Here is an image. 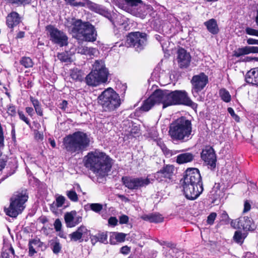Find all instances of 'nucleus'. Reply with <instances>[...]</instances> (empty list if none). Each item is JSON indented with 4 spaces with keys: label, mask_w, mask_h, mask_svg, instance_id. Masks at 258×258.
Here are the masks:
<instances>
[{
    "label": "nucleus",
    "mask_w": 258,
    "mask_h": 258,
    "mask_svg": "<svg viewBox=\"0 0 258 258\" xmlns=\"http://www.w3.org/2000/svg\"><path fill=\"white\" fill-rule=\"evenodd\" d=\"M84 160L85 167L96 176H105L112 166L111 159L105 153L97 151L88 153Z\"/></svg>",
    "instance_id": "nucleus-1"
},
{
    "label": "nucleus",
    "mask_w": 258,
    "mask_h": 258,
    "mask_svg": "<svg viewBox=\"0 0 258 258\" xmlns=\"http://www.w3.org/2000/svg\"><path fill=\"white\" fill-rule=\"evenodd\" d=\"M66 25L73 37L79 41L93 42L96 40L97 32L89 22L72 18L67 19Z\"/></svg>",
    "instance_id": "nucleus-2"
},
{
    "label": "nucleus",
    "mask_w": 258,
    "mask_h": 258,
    "mask_svg": "<svg viewBox=\"0 0 258 258\" xmlns=\"http://www.w3.org/2000/svg\"><path fill=\"white\" fill-rule=\"evenodd\" d=\"M159 104L163 105V108L177 104L191 106L192 101L188 97L185 91L175 90L170 91L167 90L158 89L154 92Z\"/></svg>",
    "instance_id": "nucleus-3"
},
{
    "label": "nucleus",
    "mask_w": 258,
    "mask_h": 258,
    "mask_svg": "<svg viewBox=\"0 0 258 258\" xmlns=\"http://www.w3.org/2000/svg\"><path fill=\"white\" fill-rule=\"evenodd\" d=\"M90 137L83 132H76L63 138L64 149L72 153L85 151L90 144Z\"/></svg>",
    "instance_id": "nucleus-4"
},
{
    "label": "nucleus",
    "mask_w": 258,
    "mask_h": 258,
    "mask_svg": "<svg viewBox=\"0 0 258 258\" xmlns=\"http://www.w3.org/2000/svg\"><path fill=\"white\" fill-rule=\"evenodd\" d=\"M191 133V122L183 117L177 119L169 126V135L174 141H186Z\"/></svg>",
    "instance_id": "nucleus-5"
},
{
    "label": "nucleus",
    "mask_w": 258,
    "mask_h": 258,
    "mask_svg": "<svg viewBox=\"0 0 258 258\" xmlns=\"http://www.w3.org/2000/svg\"><path fill=\"white\" fill-rule=\"evenodd\" d=\"M98 104L105 112H112L119 107L121 100L119 95L111 88L104 90L97 98Z\"/></svg>",
    "instance_id": "nucleus-6"
},
{
    "label": "nucleus",
    "mask_w": 258,
    "mask_h": 258,
    "mask_svg": "<svg viewBox=\"0 0 258 258\" xmlns=\"http://www.w3.org/2000/svg\"><path fill=\"white\" fill-rule=\"evenodd\" d=\"M108 71L104 62L96 60L92 66L91 72L86 77L85 82L87 85L95 87L105 83L107 80Z\"/></svg>",
    "instance_id": "nucleus-7"
},
{
    "label": "nucleus",
    "mask_w": 258,
    "mask_h": 258,
    "mask_svg": "<svg viewBox=\"0 0 258 258\" xmlns=\"http://www.w3.org/2000/svg\"><path fill=\"white\" fill-rule=\"evenodd\" d=\"M28 199V195L26 189L15 192L11 198L9 207L5 209L6 214L10 217H16L24 209Z\"/></svg>",
    "instance_id": "nucleus-8"
},
{
    "label": "nucleus",
    "mask_w": 258,
    "mask_h": 258,
    "mask_svg": "<svg viewBox=\"0 0 258 258\" xmlns=\"http://www.w3.org/2000/svg\"><path fill=\"white\" fill-rule=\"evenodd\" d=\"M46 30L50 37V40L60 46H63L68 44V37L62 31L58 30L52 25L46 27Z\"/></svg>",
    "instance_id": "nucleus-9"
},
{
    "label": "nucleus",
    "mask_w": 258,
    "mask_h": 258,
    "mask_svg": "<svg viewBox=\"0 0 258 258\" xmlns=\"http://www.w3.org/2000/svg\"><path fill=\"white\" fill-rule=\"evenodd\" d=\"M151 179L149 176L146 178L132 177H123L122 181L125 187L130 189H137L139 188L146 186L151 183Z\"/></svg>",
    "instance_id": "nucleus-10"
},
{
    "label": "nucleus",
    "mask_w": 258,
    "mask_h": 258,
    "mask_svg": "<svg viewBox=\"0 0 258 258\" xmlns=\"http://www.w3.org/2000/svg\"><path fill=\"white\" fill-rule=\"evenodd\" d=\"M146 34L144 33L139 32L131 33L127 36L126 45L127 46L135 47L138 51L140 50L146 41Z\"/></svg>",
    "instance_id": "nucleus-11"
},
{
    "label": "nucleus",
    "mask_w": 258,
    "mask_h": 258,
    "mask_svg": "<svg viewBox=\"0 0 258 258\" xmlns=\"http://www.w3.org/2000/svg\"><path fill=\"white\" fill-rule=\"evenodd\" d=\"M230 225L234 229H242L246 231H253L256 227L253 220L247 216L231 220Z\"/></svg>",
    "instance_id": "nucleus-12"
},
{
    "label": "nucleus",
    "mask_w": 258,
    "mask_h": 258,
    "mask_svg": "<svg viewBox=\"0 0 258 258\" xmlns=\"http://www.w3.org/2000/svg\"><path fill=\"white\" fill-rule=\"evenodd\" d=\"M182 185L203 184L201 176L197 168H188L185 172L184 177L181 180Z\"/></svg>",
    "instance_id": "nucleus-13"
},
{
    "label": "nucleus",
    "mask_w": 258,
    "mask_h": 258,
    "mask_svg": "<svg viewBox=\"0 0 258 258\" xmlns=\"http://www.w3.org/2000/svg\"><path fill=\"white\" fill-rule=\"evenodd\" d=\"M190 83L192 85V93L194 96H197L208 83V78L204 73L192 77Z\"/></svg>",
    "instance_id": "nucleus-14"
},
{
    "label": "nucleus",
    "mask_w": 258,
    "mask_h": 258,
    "mask_svg": "<svg viewBox=\"0 0 258 258\" xmlns=\"http://www.w3.org/2000/svg\"><path fill=\"white\" fill-rule=\"evenodd\" d=\"M174 170L173 165H166L157 171L154 177L159 182H169L172 178Z\"/></svg>",
    "instance_id": "nucleus-15"
},
{
    "label": "nucleus",
    "mask_w": 258,
    "mask_h": 258,
    "mask_svg": "<svg viewBox=\"0 0 258 258\" xmlns=\"http://www.w3.org/2000/svg\"><path fill=\"white\" fill-rule=\"evenodd\" d=\"M182 185L185 197L190 200L197 199L203 191V184Z\"/></svg>",
    "instance_id": "nucleus-16"
},
{
    "label": "nucleus",
    "mask_w": 258,
    "mask_h": 258,
    "mask_svg": "<svg viewBox=\"0 0 258 258\" xmlns=\"http://www.w3.org/2000/svg\"><path fill=\"white\" fill-rule=\"evenodd\" d=\"M124 1L131 7L130 8L127 9V10L131 14L142 19L145 18V15L142 9L143 6L142 0H124Z\"/></svg>",
    "instance_id": "nucleus-17"
},
{
    "label": "nucleus",
    "mask_w": 258,
    "mask_h": 258,
    "mask_svg": "<svg viewBox=\"0 0 258 258\" xmlns=\"http://www.w3.org/2000/svg\"><path fill=\"white\" fill-rule=\"evenodd\" d=\"M201 158L211 167L216 166V157L214 149L209 146L206 147L201 153Z\"/></svg>",
    "instance_id": "nucleus-18"
},
{
    "label": "nucleus",
    "mask_w": 258,
    "mask_h": 258,
    "mask_svg": "<svg viewBox=\"0 0 258 258\" xmlns=\"http://www.w3.org/2000/svg\"><path fill=\"white\" fill-rule=\"evenodd\" d=\"M64 219L67 227H74L82 222V216L78 215L76 211H72L64 214Z\"/></svg>",
    "instance_id": "nucleus-19"
},
{
    "label": "nucleus",
    "mask_w": 258,
    "mask_h": 258,
    "mask_svg": "<svg viewBox=\"0 0 258 258\" xmlns=\"http://www.w3.org/2000/svg\"><path fill=\"white\" fill-rule=\"evenodd\" d=\"M191 60L190 54L183 48H180L178 51L177 61L181 68L189 66Z\"/></svg>",
    "instance_id": "nucleus-20"
},
{
    "label": "nucleus",
    "mask_w": 258,
    "mask_h": 258,
    "mask_svg": "<svg viewBox=\"0 0 258 258\" xmlns=\"http://www.w3.org/2000/svg\"><path fill=\"white\" fill-rule=\"evenodd\" d=\"M80 7H85L95 13L103 15L105 13V9L101 6L94 3L89 0H82V2L78 3Z\"/></svg>",
    "instance_id": "nucleus-21"
},
{
    "label": "nucleus",
    "mask_w": 258,
    "mask_h": 258,
    "mask_svg": "<svg viewBox=\"0 0 258 258\" xmlns=\"http://www.w3.org/2000/svg\"><path fill=\"white\" fill-rule=\"evenodd\" d=\"M21 21L19 14L16 12H12L7 17V25L8 27L13 28L18 25Z\"/></svg>",
    "instance_id": "nucleus-22"
},
{
    "label": "nucleus",
    "mask_w": 258,
    "mask_h": 258,
    "mask_svg": "<svg viewBox=\"0 0 258 258\" xmlns=\"http://www.w3.org/2000/svg\"><path fill=\"white\" fill-rule=\"evenodd\" d=\"M245 81L252 85L258 86V68L251 69L245 76Z\"/></svg>",
    "instance_id": "nucleus-23"
},
{
    "label": "nucleus",
    "mask_w": 258,
    "mask_h": 258,
    "mask_svg": "<svg viewBox=\"0 0 258 258\" xmlns=\"http://www.w3.org/2000/svg\"><path fill=\"white\" fill-rule=\"evenodd\" d=\"M251 53H258V47L257 46H245L238 48L234 51V55L236 57L248 54Z\"/></svg>",
    "instance_id": "nucleus-24"
},
{
    "label": "nucleus",
    "mask_w": 258,
    "mask_h": 258,
    "mask_svg": "<svg viewBox=\"0 0 258 258\" xmlns=\"http://www.w3.org/2000/svg\"><path fill=\"white\" fill-rule=\"evenodd\" d=\"M156 104H159L154 92L147 99L144 101L141 108L143 111H148Z\"/></svg>",
    "instance_id": "nucleus-25"
},
{
    "label": "nucleus",
    "mask_w": 258,
    "mask_h": 258,
    "mask_svg": "<svg viewBox=\"0 0 258 258\" xmlns=\"http://www.w3.org/2000/svg\"><path fill=\"white\" fill-rule=\"evenodd\" d=\"M195 156L191 153L185 152L178 155L176 157V161L179 164H182L191 162Z\"/></svg>",
    "instance_id": "nucleus-26"
},
{
    "label": "nucleus",
    "mask_w": 258,
    "mask_h": 258,
    "mask_svg": "<svg viewBox=\"0 0 258 258\" xmlns=\"http://www.w3.org/2000/svg\"><path fill=\"white\" fill-rule=\"evenodd\" d=\"M43 245V242L40 241L38 238H35L30 240L29 242V255L32 256L34 253H36V249L38 248L42 247Z\"/></svg>",
    "instance_id": "nucleus-27"
},
{
    "label": "nucleus",
    "mask_w": 258,
    "mask_h": 258,
    "mask_svg": "<svg viewBox=\"0 0 258 258\" xmlns=\"http://www.w3.org/2000/svg\"><path fill=\"white\" fill-rule=\"evenodd\" d=\"M14 249L11 244H6L4 245L0 258H14Z\"/></svg>",
    "instance_id": "nucleus-28"
},
{
    "label": "nucleus",
    "mask_w": 258,
    "mask_h": 258,
    "mask_svg": "<svg viewBox=\"0 0 258 258\" xmlns=\"http://www.w3.org/2000/svg\"><path fill=\"white\" fill-rule=\"evenodd\" d=\"M204 25L206 26L208 30L213 34H217L219 32V28L217 21L214 19H211L205 22Z\"/></svg>",
    "instance_id": "nucleus-29"
},
{
    "label": "nucleus",
    "mask_w": 258,
    "mask_h": 258,
    "mask_svg": "<svg viewBox=\"0 0 258 258\" xmlns=\"http://www.w3.org/2000/svg\"><path fill=\"white\" fill-rule=\"evenodd\" d=\"M156 142L157 145L160 147L161 149L162 150L164 154L167 157H169L173 155L176 154L178 152V151H170L167 149L165 145L164 144L163 142L160 138H158L155 141Z\"/></svg>",
    "instance_id": "nucleus-30"
},
{
    "label": "nucleus",
    "mask_w": 258,
    "mask_h": 258,
    "mask_svg": "<svg viewBox=\"0 0 258 258\" xmlns=\"http://www.w3.org/2000/svg\"><path fill=\"white\" fill-rule=\"evenodd\" d=\"M144 219L150 222L160 223L163 221L164 218L162 215L159 213H152L145 215Z\"/></svg>",
    "instance_id": "nucleus-31"
},
{
    "label": "nucleus",
    "mask_w": 258,
    "mask_h": 258,
    "mask_svg": "<svg viewBox=\"0 0 258 258\" xmlns=\"http://www.w3.org/2000/svg\"><path fill=\"white\" fill-rule=\"evenodd\" d=\"M126 234L123 233H113L110 236V242L112 244H115L116 242H121L124 241Z\"/></svg>",
    "instance_id": "nucleus-32"
},
{
    "label": "nucleus",
    "mask_w": 258,
    "mask_h": 258,
    "mask_svg": "<svg viewBox=\"0 0 258 258\" xmlns=\"http://www.w3.org/2000/svg\"><path fill=\"white\" fill-rule=\"evenodd\" d=\"M84 75L83 72L78 68H74L71 71L70 76L75 81H82Z\"/></svg>",
    "instance_id": "nucleus-33"
},
{
    "label": "nucleus",
    "mask_w": 258,
    "mask_h": 258,
    "mask_svg": "<svg viewBox=\"0 0 258 258\" xmlns=\"http://www.w3.org/2000/svg\"><path fill=\"white\" fill-rule=\"evenodd\" d=\"M219 95L221 99L225 102H229L231 97L229 92L225 89H221L219 91Z\"/></svg>",
    "instance_id": "nucleus-34"
},
{
    "label": "nucleus",
    "mask_w": 258,
    "mask_h": 258,
    "mask_svg": "<svg viewBox=\"0 0 258 258\" xmlns=\"http://www.w3.org/2000/svg\"><path fill=\"white\" fill-rule=\"evenodd\" d=\"M20 63L26 68H31L33 66L32 59L29 57H23L20 60Z\"/></svg>",
    "instance_id": "nucleus-35"
},
{
    "label": "nucleus",
    "mask_w": 258,
    "mask_h": 258,
    "mask_svg": "<svg viewBox=\"0 0 258 258\" xmlns=\"http://www.w3.org/2000/svg\"><path fill=\"white\" fill-rule=\"evenodd\" d=\"M57 58L61 62H69L71 61V57L67 52L58 53Z\"/></svg>",
    "instance_id": "nucleus-36"
},
{
    "label": "nucleus",
    "mask_w": 258,
    "mask_h": 258,
    "mask_svg": "<svg viewBox=\"0 0 258 258\" xmlns=\"http://www.w3.org/2000/svg\"><path fill=\"white\" fill-rule=\"evenodd\" d=\"M66 195L68 198L73 202H76L78 201V195L74 190H68Z\"/></svg>",
    "instance_id": "nucleus-37"
},
{
    "label": "nucleus",
    "mask_w": 258,
    "mask_h": 258,
    "mask_svg": "<svg viewBox=\"0 0 258 258\" xmlns=\"http://www.w3.org/2000/svg\"><path fill=\"white\" fill-rule=\"evenodd\" d=\"M9 3L18 6H25L31 3L32 0H7Z\"/></svg>",
    "instance_id": "nucleus-38"
},
{
    "label": "nucleus",
    "mask_w": 258,
    "mask_h": 258,
    "mask_svg": "<svg viewBox=\"0 0 258 258\" xmlns=\"http://www.w3.org/2000/svg\"><path fill=\"white\" fill-rule=\"evenodd\" d=\"M51 249L55 254L58 253L61 248V246L60 245V243L57 241H53L51 244Z\"/></svg>",
    "instance_id": "nucleus-39"
},
{
    "label": "nucleus",
    "mask_w": 258,
    "mask_h": 258,
    "mask_svg": "<svg viewBox=\"0 0 258 258\" xmlns=\"http://www.w3.org/2000/svg\"><path fill=\"white\" fill-rule=\"evenodd\" d=\"M244 238V237H243L242 233L241 231H236L235 232L233 239L237 243H242Z\"/></svg>",
    "instance_id": "nucleus-40"
},
{
    "label": "nucleus",
    "mask_w": 258,
    "mask_h": 258,
    "mask_svg": "<svg viewBox=\"0 0 258 258\" xmlns=\"http://www.w3.org/2000/svg\"><path fill=\"white\" fill-rule=\"evenodd\" d=\"M90 209L96 213H99L103 209L102 204L99 203H93L90 205Z\"/></svg>",
    "instance_id": "nucleus-41"
},
{
    "label": "nucleus",
    "mask_w": 258,
    "mask_h": 258,
    "mask_svg": "<svg viewBox=\"0 0 258 258\" xmlns=\"http://www.w3.org/2000/svg\"><path fill=\"white\" fill-rule=\"evenodd\" d=\"M66 201L65 198L62 196H59L56 198L55 206L57 208L61 207L62 205Z\"/></svg>",
    "instance_id": "nucleus-42"
},
{
    "label": "nucleus",
    "mask_w": 258,
    "mask_h": 258,
    "mask_svg": "<svg viewBox=\"0 0 258 258\" xmlns=\"http://www.w3.org/2000/svg\"><path fill=\"white\" fill-rule=\"evenodd\" d=\"M98 54V50L96 48H92V47H88V48L86 55H88L90 56H97Z\"/></svg>",
    "instance_id": "nucleus-43"
},
{
    "label": "nucleus",
    "mask_w": 258,
    "mask_h": 258,
    "mask_svg": "<svg viewBox=\"0 0 258 258\" xmlns=\"http://www.w3.org/2000/svg\"><path fill=\"white\" fill-rule=\"evenodd\" d=\"M7 161V157L5 155L0 156V171L2 170L5 167Z\"/></svg>",
    "instance_id": "nucleus-44"
},
{
    "label": "nucleus",
    "mask_w": 258,
    "mask_h": 258,
    "mask_svg": "<svg viewBox=\"0 0 258 258\" xmlns=\"http://www.w3.org/2000/svg\"><path fill=\"white\" fill-rule=\"evenodd\" d=\"M245 32L249 35L258 36V30L251 28H246L245 29Z\"/></svg>",
    "instance_id": "nucleus-45"
},
{
    "label": "nucleus",
    "mask_w": 258,
    "mask_h": 258,
    "mask_svg": "<svg viewBox=\"0 0 258 258\" xmlns=\"http://www.w3.org/2000/svg\"><path fill=\"white\" fill-rule=\"evenodd\" d=\"M70 237L71 240H74L75 241H77L78 240H80L82 236L79 234L77 231H75L73 232L72 234L70 235Z\"/></svg>",
    "instance_id": "nucleus-46"
},
{
    "label": "nucleus",
    "mask_w": 258,
    "mask_h": 258,
    "mask_svg": "<svg viewBox=\"0 0 258 258\" xmlns=\"http://www.w3.org/2000/svg\"><path fill=\"white\" fill-rule=\"evenodd\" d=\"M227 110L229 113L232 116V117L235 119V121H236L237 122L239 121L240 118L237 115H236L235 113V112L233 108H232L231 107H229L228 108Z\"/></svg>",
    "instance_id": "nucleus-47"
},
{
    "label": "nucleus",
    "mask_w": 258,
    "mask_h": 258,
    "mask_svg": "<svg viewBox=\"0 0 258 258\" xmlns=\"http://www.w3.org/2000/svg\"><path fill=\"white\" fill-rule=\"evenodd\" d=\"M217 214L215 213H211L208 217L207 222L208 224L212 225L214 223V220L216 217Z\"/></svg>",
    "instance_id": "nucleus-48"
},
{
    "label": "nucleus",
    "mask_w": 258,
    "mask_h": 258,
    "mask_svg": "<svg viewBox=\"0 0 258 258\" xmlns=\"http://www.w3.org/2000/svg\"><path fill=\"white\" fill-rule=\"evenodd\" d=\"M7 113L11 116H15L16 114V107L14 105H10L7 110Z\"/></svg>",
    "instance_id": "nucleus-49"
},
{
    "label": "nucleus",
    "mask_w": 258,
    "mask_h": 258,
    "mask_svg": "<svg viewBox=\"0 0 258 258\" xmlns=\"http://www.w3.org/2000/svg\"><path fill=\"white\" fill-rule=\"evenodd\" d=\"M87 231L88 230L85 226H81L77 229L76 231H77L78 233H79V234L83 236L87 233Z\"/></svg>",
    "instance_id": "nucleus-50"
},
{
    "label": "nucleus",
    "mask_w": 258,
    "mask_h": 258,
    "mask_svg": "<svg viewBox=\"0 0 258 258\" xmlns=\"http://www.w3.org/2000/svg\"><path fill=\"white\" fill-rule=\"evenodd\" d=\"M97 238L98 241L102 243H105L107 241V235L104 233L99 234Z\"/></svg>",
    "instance_id": "nucleus-51"
},
{
    "label": "nucleus",
    "mask_w": 258,
    "mask_h": 258,
    "mask_svg": "<svg viewBox=\"0 0 258 258\" xmlns=\"http://www.w3.org/2000/svg\"><path fill=\"white\" fill-rule=\"evenodd\" d=\"M18 114L20 118L24 121L28 125H30V121L29 119L26 117L22 111H19Z\"/></svg>",
    "instance_id": "nucleus-52"
},
{
    "label": "nucleus",
    "mask_w": 258,
    "mask_h": 258,
    "mask_svg": "<svg viewBox=\"0 0 258 258\" xmlns=\"http://www.w3.org/2000/svg\"><path fill=\"white\" fill-rule=\"evenodd\" d=\"M88 48V47L86 46H78L76 50L78 53L86 55Z\"/></svg>",
    "instance_id": "nucleus-53"
},
{
    "label": "nucleus",
    "mask_w": 258,
    "mask_h": 258,
    "mask_svg": "<svg viewBox=\"0 0 258 258\" xmlns=\"http://www.w3.org/2000/svg\"><path fill=\"white\" fill-rule=\"evenodd\" d=\"M54 226L56 231H59L61 228V223L59 219L55 220L54 223Z\"/></svg>",
    "instance_id": "nucleus-54"
},
{
    "label": "nucleus",
    "mask_w": 258,
    "mask_h": 258,
    "mask_svg": "<svg viewBox=\"0 0 258 258\" xmlns=\"http://www.w3.org/2000/svg\"><path fill=\"white\" fill-rule=\"evenodd\" d=\"M251 209V205L250 203L247 201H245L244 204V209L243 213H245L248 212Z\"/></svg>",
    "instance_id": "nucleus-55"
},
{
    "label": "nucleus",
    "mask_w": 258,
    "mask_h": 258,
    "mask_svg": "<svg viewBox=\"0 0 258 258\" xmlns=\"http://www.w3.org/2000/svg\"><path fill=\"white\" fill-rule=\"evenodd\" d=\"M30 100L32 104H33L34 108L41 105L40 103L38 100V99H35L32 96L30 97Z\"/></svg>",
    "instance_id": "nucleus-56"
},
{
    "label": "nucleus",
    "mask_w": 258,
    "mask_h": 258,
    "mask_svg": "<svg viewBox=\"0 0 258 258\" xmlns=\"http://www.w3.org/2000/svg\"><path fill=\"white\" fill-rule=\"evenodd\" d=\"M66 1L68 3L76 7H80V5H78V3L82 2V0H66Z\"/></svg>",
    "instance_id": "nucleus-57"
},
{
    "label": "nucleus",
    "mask_w": 258,
    "mask_h": 258,
    "mask_svg": "<svg viewBox=\"0 0 258 258\" xmlns=\"http://www.w3.org/2000/svg\"><path fill=\"white\" fill-rule=\"evenodd\" d=\"M131 250V248L127 246H122L120 248V252L123 254H127Z\"/></svg>",
    "instance_id": "nucleus-58"
},
{
    "label": "nucleus",
    "mask_w": 258,
    "mask_h": 258,
    "mask_svg": "<svg viewBox=\"0 0 258 258\" xmlns=\"http://www.w3.org/2000/svg\"><path fill=\"white\" fill-rule=\"evenodd\" d=\"M149 135L151 138H152L154 141L158 139V133L155 130H152L149 133Z\"/></svg>",
    "instance_id": "nucleus-59"
},
{
    "label": "nucleus",
    "mask_w": 258,
    "mask_h": 258,
    "mask_svg": "<svg viewBox=\"0 0 258 258\" xmlns=\"http://www.w3.org/2000/svg\"><path fill=\"white\" fill-rule=\"evenodd\" d=\"M128 221V218L126 215H122L119 218V223L120 224H126Z\"/></svg>",
    "instance_id": "nucleus-60"
},
{
    "label": "nucleus",
    "mask_w": 258,
    "mask_h": 258,
    "mask_svg": "<svg viewBox=\"0 0 258 258\" xmlns=\"http://www.w3.org/2000/svg\"><path fill=\"white\" fill-rule=\"evenodd\" d=\"M108 223L110 225L115 226L117 223V220L115 217H111L108 219Z\"/></svg>",
    "instance_id": "nucleus-61"
},
{
    "label": "nucleus",
    "mask_w": 258,
    "mask_h": 258,
    "mask_svg": "<svg viewBox=\"0 0 258 258\" xmlns=\"http://www.w3.org/2000/svg\"><path fill=\"white\" fill-rule=\"evenodd\" d=\"M34 109H35L36 113H37V115L41 116H43V109L42 108L41 105L40 106L35 108Z\"/></svg>",
    "instance_id": "nucleus-62"
},
{
    "label": "nucleus",
    "mask_w": 258,
    "mask_h": 258,
    "mask_svg": "<svg viewBox=\"0 0 258 258\" xmlns=\"http://www.w3.org/2000/svg\"><path fill=\"white\" fill-rule=\"evenodd\" d=\"M247 43L248 44H249V45H252V44L258 45V40L253 39V38H248L247 40Z\"/></svg>",
    "instance_id": "nucleus-63"
},
{
    "label": "nucleus",
    "mask_w": 258,
    "mask_h": 258,
    "mask_svg": "<svg viewBox=\"0 0 258 258\" xmlns=\"http://www.w3.org/2000/svg\"><path fill=\"white\" fill-rule=\"evenodd\" d=\"M26 112L31 116H32L34 114V110L32 107H27L26 108Z\"/></svg>",
    "instance_id": "nucleus-64"
}]
</instances>
